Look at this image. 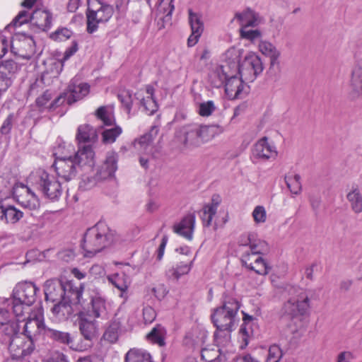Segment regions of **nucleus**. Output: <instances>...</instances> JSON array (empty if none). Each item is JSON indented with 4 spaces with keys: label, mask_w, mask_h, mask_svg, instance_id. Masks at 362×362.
Wrapping results in <instances>:
<instances>
[{
    "label": "nucleus",
    "mask_w": 362,
    "mask_h": 362,
    "mask_svg": "<svg viewBox=\"0 0 362 362\" xmlns=\"http://www.w3.org/2000/svg\"><path fill=\"white\" fill-rule=\"evenodd\" d=\"M240 308L238 300L232 297L225 296L221 306L214 309L211 315L212 322L216 327L219 336H222L226 343L230 344V333L235 329L239 319L238 311Z\"/></svg>",
    "instance_id": "obj_1"
},
{
    "label": "nucleus",
    "mask_w": 362,
    "mask_h": 362,
    "mask_svg": "<svg viewBox=\"0 0 362 362\" xmlns=\"http://www.w3.org/2000/svg\"><path fill=\"white\" fill-rule=\"evenodd\" d=\"M116 242V235L105 222L99 221L87 229L83 235L82 248L86 257H92Z\"/></svg>",
    "instance_id": "obj_2"
},
{
    "label": "nucleus",
    "mask_w": 362,
    "mask_h": 362,
    "mask_svg": "<svg viewBox=\"0 0 362 362\" xmlns=\"http://www.w3.org/2000/svg\"><path fill=\"white\" fill-rule=\"evenodd\" d=\"M223 132L218 125L191 124L180 127L176 132V139L185 148H195L208 142Z\"/></svg>",
    "instance_id": "obj_3"
},
{
    "label": "nucleus",
    "mask_w": 362,
    "mask_h": 362,
    "mask_svg": "<svg viewBox=\"0 0 362 362\" xmlns=\"http://www.w3.org/2000/svg\"><path fill=\"white\" fill-rule=\"evenodd\" d=\"M28 183L40 192L42 195L52 202L59 200L62 194L60 182L47 171L38 169L32 172L28 177Z\"/></svg>",
    "instance_id": "obj_4"
},
{
    "label": "nucleus",
    "mask_w": 362,
    "mask_h": 362,
    "mask_svg": "<svg viewBox=\"0 0 362 362\" xmlns=\"http://www.w3.org/2000/svg\"><path fill=\"white\" fill-rule=\"evenodd\" d=\"M38 288L32 282H23L16 285L11 301L15 316L22 317L25 312L31 311L30 307L36 300Z\"/></svg>",
    "instance_id": "obj_5"
},
{
    "label": "nucleus",
    "mask_w": 362,
    "mask_h": 362,
    "mask_svg": "<svg viewBox=\"0 0 362 362\" xmlns=\"http://www.w3.org/2000/svg\"><path fill=\"white\" fill-rule=\"evenodd\" d=\"M240 51L234 48L226 52V58L231 62L236 61L238 65L237 74L246 82H252L257 75L263 71V65L260 58L255 54H250L240 62Z\"/></svg>",
    "instance_id": "obj_6"
},
{
    "label": "nucleus",
    "mask_w": 362,
    "mask_h": 362,
    "mask_svg": "<svg viewBox=\"0 0 362 362\" xmlns=\"http://www.w3.org/2000/svg\"><path fill=\"white\" fill-rule=\"evenodd\" d=\"M114 13L113 7L99 0H90L86 11L87 28L88 33L97 31L99 24L107 23Z\"/></svg>",
    "instance_id": "obj_7"
},
{
    "label": "nucleus",
    "mask_w": 362,
    "mask_h": 362,
    "mask_svg": "<svg viewBox=\"0 0 362 362\" xmlns=\"http://www.w3.org/2000/svg\"><path fill=\"white\" fill-rule=\"evenodd\" d=\"M289 293L292 296L284 304L282 313L291 319L301 320L310 308V298L299 288L291 287Z\"/></svg>",
    "instance_id": "obj_8"
},
{
    "label": "nucleus",
    "mask_w": 362,
    "mask_h": 362,
    "mask_svg": "<svg viewBox=\"0 0 362 362\" xmlns=\"http://www.w3.org/2000/svg\"><path fill=\"white\" fill-rule=\"evenodd\" d=\"M25 313H27L28 316L21 317V322H24L23 332L21 334L34 341L35 337L42 332L45 334L47 329L44 324L43 309L39 306Z\"/></svg>",
    "instance_id": "obj_9"
},
{
    "label": "nucleus",
    "mask_w": 362,
    "mask_h": 362,
    "mask_svg": "<svg viewBox=\"0 0 362 362\" xmlns=\"http://www.w3.org/2000/svg\"><path fill=\"white\" fill-rule=\"evenodd\" d=\"M55 303L56 304L52 308L53 315L59 320L68 319L74 313L73 306L83 304L81 288L76 287V289L71 291V295H68L62 300Z\"/></svg>",
    "instance_id": "obj_10"
},
{
    "label": "nucleus",
    "mask_w": 362,
    "mask_h": 362,
    "mask_svg": "<svg viewBox=\"0 0 362 362\" xmlns=\"http://www.w3.org/2000/svg\"><path fill=\"white\" fill-rule=\"evenodd\" d=\"M159 132L158 126H152L149 132L139 139H135L133 143L134 149L139 153H145L148 156L152 151V143L157 136ZM140 165L145 169L148 168V156H141L139 158Z\"/></svg>",
    "instance_id": "obj_11"
},
{
    "label": "nucleus",
    "mask_w": 362,
    "mask_h": 362,
    "mask_svg": "<svg viewBox=\"0 0 362 362\" xmlns=\"http://www.w3.org/2000/svg\"><path fill=\"white\" fill-rule=\"evenodd\" d=\"M11 51L20 58L29 59L35 52V41L30 36L16 34L11 42Z\"/></svg>",
    "instance_id": "obj_12"
},
{
    "label": "nucleus",
    "mask_w": 362,
    "mask_h": 362,
    "mask_svg": "<svg viewBox=\"0 0 362 362\" xmlns=\"http://www.w3.org/2000/svg\"><path fill=\"white\" fill-rule=\"evenodd\" d=\"M76 289L70 283L63 284L58 279L47 280L44 285L45 300L52 303L58 302L71 295V291Z\"/></svg>",
    "instance_id": "obj_13"
},
{
    "label": "nucleus",
    "mask_w": 362,
    "mask_h": 362,
    "mask_svg": "<svg viewBox=\"0 0 362 362\" xmlns=\"http://www.w3.org/2000/svg\"><path fill=\"white\" fill-rule=\"evenodd\" d=\"M13 199L21 206L30 211L36 210L40 206L38 196L30 186L22 182L16 189Z\"/></svg>",
    "instance_id": "obj_14"
},
{
    "label": "nucleus",
    "mask_w": 362,
    "mask_h": 362,
    "mask_svg": "<svg viewBox=\"0 0 362 362\" xmlns=\"http://www.w3.org/2000/svg\"><path fill=\"white\" fill-rule=\"evenodd\" d=\"M33 340H29L23 335H16L9 342L8 349L13 358H23L30 355L35 350Z\"/></svg>",
    "instance_id": "obj_15"
},
{
    "label": "nucleus",
    "mask_w": 362,
    "mask_h": 362,
    "mask_svg": "<svg viewBox=\"0 0 362 362\" xmlns=\"http://www.w3.org/2000/svg\"><path fill=\"white\" fill-rule=\"evenodd\" d=\"M57 175L66 182L74 179L79 170L72 156L57 157L53 164Z\"/></svg>",
    "instance_id": "obj_16"
},
{
    "label": "nucleus",
    "mask_w": 362,
    "mask_h": 362,
    "mask_svg": "<svg viewBox=\"0 0 362 362\" xmlns=\"http://www.w3.org/2000/svg\"><path fill=\"white\" fill-rule=\"evenodd\" d=\"M216 347L211 349H202L201 352L202 358L206 362H223L226 361L228 351L223 350V347L228 346L230 344L226 343L222 336L218 333H214Z\"/></svg>",
    "instance_id": "obj_17"
},
{
    "label": "nucleus",
    "mask_w": 362,
    "mask_h": 362,
    "mask_svg": "<svg viewBox=\"0 0 362 362\" xmlns=\"http://www.w3.org/2000/svg\"><path fill=\"white\" fill-rule=\"evenodd\" d=\"M224 64L216 66L209 75L211 83L215 88H220L225 84L230 71L237 72V62H231L230 59L226 58V54Z\"/></svg>",
    "instance_id": "obj_18"
},
{
    "label": "nucleus",
    "mask_w": 362,
    "mask_h": 362,
    "mask_svg": "<svg viewBox=\"0 0 362 362\" xmlns=\"http://www.w3.org/2000/svg\"><path fill=\"white\" fill-rule=\"evenodd\" d=\"M72 157L78 168L81 170H90L95 165V152L90 145L79 146Z\"/></svg>",
    "instance_id": "obj_19"
},
{
    "label": "nucleus",
    "mask_w": 362,
    "mask_h": 362,
    "mask_svg": "<svg viewBox=\"0 0 362 362\" xmlns=\"http://www.w3.org/2000/svg\"><path fill=\"white\" fill-rule=\"evenodd\" d=\"M94 317L88 312H80L78 316V328L81 335L86 340H92L96 337L98 327Z\"/></svg>",
    "instance_id": "obj_20"
},
{
    "label": "nucleus",
    "mask_w": 362,
    "mask_h": 362,
    "mask_svg": "<svg viewBox=\"0 0 362 362\" xmlns=\"http://www.w3.org/2000/svg\"><path fill=\"white\" fill-rule=\"evenodd\" d=\"M236 73L230 71L224 87L226 95L230 100L241 98L243 94L245 87V80Z\"/></svg>",
    "instance_id": "obj_21"
},
{
    "label": "nucleus",
    "mask_w": 362,
    "mask_h": 362,
    "mask_svg": "<svg viewBox=\"0 0 362 362\" xmlns=\"http://www.w3.org/2000/svg\"><path fill=\"white\" fill-rule=\"evenodd\" d=\"M349 97L351 100L362 98V58L354 66L350 80Z\"/></svg>",
    "instance_id": "obj_22"
},
{
    "label": "nucleus",
    "mask_w": 362,
    "mask_h": 362,
    "mask_svg": "<svg viewBox=\"0 0 362 362\" xmlns=\"http://www.w3.org/2000/svg\"><path fill=\"white\" fill-rule=\"evenodd\" d=\"M196 216L193 213L185 216L182 219L174 225L173 231L188 240L193 239L195 228Z\"/></svg>",
    "instance_id": "obj_23"
},
{
    "label": "nucleus",
    "mask_w": 362,
    "mask_h": 362,
    "mask_svg": "<svg viewBox=\"0 0 362 362\" xmlns=\"http://www.w3.org/2000/svg\"><path fill=\"white\" fill-rule=\"evenodd\" d=\"M18 66L13 60H6L0 64V92L6 91L12 84Z\"/></svg>",
    "instance_id": "obj_24"
},
{
    "label": "nucleus",
    "mask_w": 362,
    "mask_h": 362,
    "mask_svg": "<svg viewBox=\"0 0 362 362\" xmlns=\"http://www.w3.org/2000/svg\"><path fill=\"white\" fill-rule=\"evenodd\" d=\"M237 21L240 28L257 27L261 23V17L259 13L250 8H246L241 11L235 12L231 22Z\"/></svg>",
    "instance_id": "obj_25"
},
{
    "label": "nucleus",
    "mask_w": 362,
    "mask_h": 362,
    "mask_svg": "<svg viewBox=\"0 0 362 362\" xmlns=\"http://www.w3.org/2000/svg\"><path fill=\"white\" fill-rule=\"evenodd\" d=\"M118 156L117 153L110 151L107 153L106 158L98 172V177L106 180L114 177L117 170Z\"/></svg>",
    "instance_id": "obj_26"
},
{
    "label": "nucleus",
    "mask_w": 362,
    "mask_h": 362,
    "mask_svg": "<svg viewBox=\"0 0 362 362\" xmlns=\"http://www.w3.org/2000/svg\"><path fill=\"white\" fill-rule=\"evenodd\" d=\"M153 93L154 88L148 85L146 87V96L143 95L141 90L136 94V98L140 100L142 110L148 115H153L158 110V105L153 98Z\"/></svg>",
    "instance_id": "obj_27"
},
{
    "label": "nucleus",
    "mask_w": 362,
    "mask_h": 362,
    "mask_svg": "<svg viewBox=\"0 0 362 362\" xmlns=\"http://www.w3.org/2000/svg\"><path fill=\"white\" fill-rule=\"evenodd\" d=\"M252 154L256 158L267 160L275 158L277 156V151L274 146L268 143L267 138L263 137L255 144Z\"/></svg>",
    "instance_id": "obj_28"
},
{
    "label": "nucleus",
    "mask_w": 362,
    "mask_h": 362,
    "mask_svg": "<svg viewBox=\"0 0 362 362\" xmlns=\"http://www.w3.org/2000/svg\"><path fill=\"white\" fill-rule=\"evenodd\" d=\"M189 22L191 26L192 34L187 40L189 47L195 45L204 30V25L201 21L200 16L194 13L191 9L189 10Z\"/></svg>",
    "instance_id": "obj_29"
},
{
    "label": "nucleus",
    "mask_w": 362,
    "mask_h": 362,
    "mask_svg": "<svg viewBox=\"0 0 362 362\" xmlns=\"http://www.w3.org/2000/svg\"><path fill=\"white\" fill-rule=\"evenodd\" d=\"M68 89L69 95L67 97V103L72 104L86 96L89 93L90 86L86 83L77 84L74 81H71Z\"/></svg>",
    "instance_id": "obj_30"
},
{
    "label": "nucleus",
    "mask_w": 362,
    "mask_h": 362,
    "mask_svg": "<svg viewBox=\"0 0 362 362\" xmlns=\"http://www.w3.org/2000/svg\"><path fill=\"white\" fill-rule=\"evenodd\" d=\"M173 0L170 1H165V0H159V5L158 12L159 14L163 16L160 17L158 21V29H163L165 27L166 24L171 23L172 13L174 10V5L173 4Z\"/></svg>",
    "instance_id": "obj_31"
},
{
    "label": "nucleus",
    "mask_w": 362,
    "mask_h": 362,
    "mask_svg": "<svg viewBox=\"0 0 362 362\" xmlns=\"http://www.w3.org/2000/svg\"><path fill=\"white\" fill-rule=\"evenodd\" d=\"M195 258L189 262H180L166 271V276L177 281L182 276L187 274L192 269Z\"/></svg>",
    "instance_id": "obj_32"
},
{
    "label": "nucleus",
    "mask_w": 362,
    "mask_h": 362,
    "mask_svg": "<svg viewBox=\"0 0 362 362\" xmlns=\"http://www.w3.org/2000/svg\"><path fill=\"white\" fill-rule=\"evenodd\" d=\"M107 280L120 291L119 297L127 300L128 298L127 290L130 284L128 276L124 274H115L108 276Z\"/></svg>",
    "instance_id": "obj_33"
},
{
    "label": "nucleus",
    "mask_w": 362,
    "mask_h": 362,
    "mask_svg": "<svg viewBox=\"0 0 362 362\" xmlns=\"http://www.w3.org/2000/svg\"><path fill=\"white\" fill-rule=\"evenodd\" d=\"M52 21V15L49 11L37 9L33 12L32 23L35 24L42 30L49 29Z\"/></svg>",
    "instance_id": "obj_34"
},
{
    "label": "nucleus",
    "mask_w": 362,
    "mask_h": 362,
    "mask_svg": "<svg viewBox=\"0 0 362 362\" xmlns=\"http://www.w3.org/2000/svg\"><path fill=\"white\" fill-rule=\"evenodd\" d=\"M78 144L93 143L98 139L96 130L89 124H82L78 127L76 136Z\"/></svg>",
    "instance_id": "obj_35"
},
{
    "label": "nucleus",
    "mask_w": 362,
    "mask_h": 362,
    "mask_svg": "<svg viewBox=\"0 0 362 362\" xmlns=\"http://www.w3.org/2000/svg\"><path fill=\"white\" fill-rule=\"evenodd\" d=\"M93 317L95 318L107 316L105 299L100 293L96 292L90 296Z\"/></svg>",
    "instance_id": "obj_36"
},
{
    "label": "nucleus",
    "mask_w": 362,
    "mask_h": 362,
    "mask_svg": "<svg viewBox=\"0 0 362 362\" xmlns=\"http://www.w3.org/2000/svg\"><path fill=\"white\" fill-rule=\"evenodd\" d=\"M20 183L15 177H4L0 185V199L3 200L9 197L13 198Z\"/></svg>",
    "instance_id": "obj_37"
},
{
    "label": "nucleus",
    "mask_w": 362,
    "mask_h": 362,
    "mask_svg": "<svg viewBox=\"0 0 362 362\" xmlns=\"http://www.w3.org/2000/svg\"><path fill=\"white\" fill-rule=\"evenodd\" d=\"M218 205V197H213L211 199V202L210 204H206L203 207L202 210V214L201 216V218L202 220L204 226L209 227L211 226L212 219L217 212Z\"/></svg>",
    "instance_id": "obj_38"
},
{
    "label": "nucleus",
    "mask_w": 362,
    "mask_h": 362,
    "mask_svg": "<svg viewBox=\"0 0 362 362\" xmlns=\"http://www.w3.org/2000/svg\"><path fill=\"white\" fill-rule=\"evenodd\" d=\"M1 221L6 223H16L23 216V212L13 205H4Z\"/></svg>",
    "instance_id": "obj_39"
},
{
    "label": "nucleus",
    "mask_w": 362,
    "mask_h": 362,
    "mask_svg": "<svg viewBox=\"0 0 362 362\" xmlns=\"http://www.w3.org/2000/svg\"><path fill=\"white\" fill-rule=\"evenodd\" d=\"M259 50L266 56L270 58L271 66H274L278 64V59L280 56V52L276 49L271 42L267 41H261L259 44Z\"/></svg>",
    "instance_id": "obj_40"
},
{
    "label": "nucleus",
    "mask_w": 362,
    "mask_h": 362,
    "mask_svg": "<svg viewBox=\"0 0 362 362\" xmlns=\"http://www.w3.org/2000/svg\"><path fill=\"white\" fill-rule=\"evenodd\" d=\"M352 211L356 214L362 212V193L358 187L353 188L346 195Z\"/></svg>",
    "instance_id": "obj_41"
},
{
    "label": "nucleus",
    "mask_w": 362,
    "mask_h": 362,
    "mask_svg": "<svg viewBox=\"0 0 362 362\" xmlns=\"http://www.w3.org/2000/svg\"><path fill=\"white\" fill-rule=\"evenodd\" d=\"M16 319H13L10 317L8 319V322H6L2 327L0 329L1 331L6 336L11 338L16 335H21L18 334L20 330V323L21 322L22 317L16 316Z\"/></svg>",
    "instance_id": "obj_42"
},
{
    "label": "nucleus",
    "mask_w": 362,
    "mask_h": 362,
    "mask_svg": "<svg viewBox=\"0 0 362 362\" xmlns=\"http://www.w3.org/2000/svg\"><path fill=\"white\" fill-rule=\"evenodd\" d=\"M48 338L60 344L69 345L72 338L69 333L47 327L45 334Z\"/></svg>",
    "instance_id": "obj_43"
},
{
    "label": "nucleus",
    "mask_w": 362,
    "mask_h": 362,
    "mask_svg": "<svg viewBox=\"0 0 362 362\" xmlns=\"http://www.w3.org/2000/svg\"><path fill=\"white\" fill-rule=\"evenodd\" d=\"M95 116L101 120L105 126L110 127L115 124V119L112 107L110 106H101L95 112Z\"/></svg>",
    "instance_id": "obj_44"
},
{
    "label": "nucleus",
    "mask_w": 362,
    "mask_h": 362,
    "mask_svg": "<svg viewBox=\"0 0 362 362\" xmlns=\"http://www.w3.org/2000/svg\"><path fill=\"white\" fill-rule=\"evenodd\" d=\"M243 245H249L250 251L257 255L267 253L269 251V245L267 243L262 240H253L251 235H248L247 240L245 243H242Z\"/></svg>",
    "instance_id": "obj_45"
},
{
    "label": "nucleus",
    "mask_w": 362,
    "mask_h": 362,
    "mask_svg": "<svg viewBox=\"0 0 362 362\" xmlns=\"http://www.w3.org/2000/svg\"><path fill=\"white\" fill-rule=\"evenodd\" d=\"M125 362H152L151 357L144 350L132 349L125 356Z\"/></svg>",
    "instance_id": "obj_46"
},
{
    "label": "nucleus",
    "mask_w": 362,
    "mask_h": 362,
    "mask_svg": "<svg viewBox=\"0 0 362 362\" xmlns=\"http://www.w3.org/2000/svg\"><path fill=\"white\" fill-rule=\"evenodd\" d=\"M166 335L165 329L160 325H157L151 331L147 334L148 340L153 343L158 344L160 346H163L165 343V337Z\"/></svg>",
    "instance_id": "obj_47"
},
{
    "label": "nucleus",
    "mask_w": 362,
    "mask_h": 362,
    "mask_svg": "<svg viewBox=\"0 0 362 362\" xmlns=\"http://www.w3.org/2000/svg\"><path fill=\"white\" fill-rule=\"evenodd\" d=\"M122 133V129L118 125L105 128L102 132V141L105 144H112Z\"/></svg>",
    "instance_id": "obj_48"
},
{
    "label": "nucleus",
    "mask_w": 362,
    "mask_h": 362,
    "mask_svg": "<svg viewBox=\"0 0 362 362\" xmlns=\"http://www.w3.org/2000/svg\"><path fill=\"white\" fill-rule=\"evenodd\" d=\"M285 182L290 192L295 195L299 194L301 192L300 176L298 174L285 177Z\"/></svg>",
    "instance_id": "obj_49"
},
{
    "label": "nucleus",
    "mask_w": 362,
    "mask_h": 362,
    "mask_svg": "<svg viewBox=\"0 0 362 362\" xmlns=\"http://www.w3.org/2000/svg\"><path fill=\"white\" fill-rule=\"evenodd\" d=\"M32 21L33 13H30L28 11L23 10L18 13L10 25L17 28L28 22L32 23Z\"/></svg>",
    "instance_id": "obj_50"
},
{
    "label": "nucleus",
    "mask_w": 362,
    "mask_h": 362,
    "mask_svg": "<svg viewBox=\"0 0 362 362\" xmlns=\"http://www.w3.org/2000/svg\"><path fill=\"white\" fill-rule=\"evenodd\" d=\"M248 269L254 271L259 275L267 274L270 269L264 259L261 256L256 259L255 262H254V264Z\"/></svg>",
    "instance_id": "obj_51"
},
{
    "label": "nucleus",
    "mask_w": 362,
    "mask_h": 362,
    "mask_svg": "<svg viewBox=\"0 0 362 362\" xmlns=\"http://www.w3.org/2000/svg\"><path fill=\"white\" fill-rule=\"evenodd\" d=\"M282 356L283 353L279 346L273 344L269 348L265 362H279Z\"/></svg>",
    "instance_id": "obj_52"
},
{
    "label": "nucleus",
    "mask_w": 362,
    "mask_h": 362,
    "mask_svg": "<svg viewBox=\"0 0 362 362\" xmlns=\"http://www.w3.org/2000/svg\"><path fill=\"white\" fill-rule=\"evenodd\" d=\"M52 98V93L49 90L45 91L42 95L37 98L35 103L36 105L38 107L40 111L42 112L45 110H48V105L49 100Z\"/></svg>",
    "instance_id": "obj_53"
},
{
    "label": "nucleus",
    "mask_w": 362,
    "mask_h": 362,
    "mask_svg": "<svg viewBox=\"0 0 362 362\" xmlns=\"http://www.w3.org/2000/svg\"><path fill=\"white\" fill-rule=\"evenodd\" d=\"M73 35V32L66 28H58L54 33H52L50 37L54 41H66L69 40Z\"/></svg>",
    "instance_id": "obj_54"
},
{
    "label": "nucleus",
    "mask_w": 362,
    "mask_h": 362,
    "mask_svg": "<svg viewBox=\"0 0 362 362\" xmlns=\"http://www.w3.org/2000/svg\"><path fill=\"white\" fill-rule=\"evenodd\" d=\"M250 28V27H245L240 28V35L242 38L253 41L261 37V33L259 30H252Z\"/></svg>",
    "instance_id": "obj_55"
},
{
    "label": "nucleus",
    "mask_w": 362,
    "mask_h": 362,
    "mask_svg": "<svg viewBox=\"0 0 362 362\" xmlns=\"http://www.w3.org/2000/svg\"><path fill=\"white\" fill-rule=\"evenodd\" d=\"M252 216L256 224L264 223L267 221V211L263 206H257L255 207Z\"/></svg>",
    "instance_id": "obj_56"
},
{
    "label": "nucleus",
    "mask_w": 362,
    "mask_h": 362,
    "mask_svg": "<svg viewBox=\"0 0 362 362\" xmlns=\"http://www.w3.org/2000/svg\"><path fill=\"white\" fill-rule=\"evenodd\" d=\"M216 110V106L212 100L203 102L199 105L198 112L202 117L211 115Z\"/></svg>",
    "instance_id": "obj_57"
},
{
    "label": "nucleus",
    "mask_w": 362,
    "mask_h": 362,
    "mask_svg": "<svg viewBox=\"0 0 362 362\" xmlns=\"http://www.w3.org/2000/svg\"><path fill=\"white\" fill-rule=\"evenodd\" d=\"M118 325L117 324H112L106 329L103 334V337L105 340L114 343L118 339Z\"/></svg>",
    "instance_id": "obj_58"
},
{
    "label": "nucleus",
    "mask_w": 362,
    "mask_h": 362,
    "mask_svg": "<svg viewBox=\"0 0 362 362\" xmlns=\"http://www.w3.org/2000/svg\"><path fill=\"white\" fill-rule=\"evenodd\" d=\"M15 122V116L13 113L9 114L8 117L4 119L1 128L0 132L2 134H8L13 127V124Z\"/></svg>",
    "instance_id": "obj_59"
},
{
    "label": "nucleus",
    "mask_w": 362,
    "mask_h": 362,
    "mask_svg": "<svg viewBox=\"0 0 362 362\" xmlns=\"http://www.w3.org/2000/svg\"><path fill=\"white\" fill-rule=\"evenodd\" d=\"M259 257V255L252 252L251 251H247L243 255L241 262L248 269L254 264V262H255V259Z\"/></svg>",
    "instance_id": "obj_60"
},
{
    "label": "nucleus",
    "mask_w": 362,
    "mask_h": 362,
    "mask_svg": "<svg viewBox=\"0 0 362 362\" xmlns=\"http://www.w3.org/2000/svg\"><path fill=\"white\" fill-rule=\"evenodd\" d=\"M252 334V329L250 325L247 322H243L240 329V334L243 341L245 342V345L247 346L248 344V338Z\"/></svg>",
    "instance_id": "obj_61"
},
{
    "label": "nucleus",
    "mask_w": 362,
    "mask_h": 362,
    "mask_svg": "<svg viewBox=\"0 0 362 362\" xmlns=\"http://www.w3.org/2000/svg\"><path fill=\"white\" fill-rule=\"evenodd\" d=\"M143 316L146 324L151 323L156 318V312L151 307H146L143 309Z\"/></svg>",
    "instance_id": "obj_62"
},
{
    "label": "nucleus",
    "mask_w": 362,
    "mask_h": 362,
    "mask_svg": "<svg viewBox=\"0 0 362 362\" xmlns=\"http://www.w3.org/2000/svg\"><path fill=\"white\" fill-rule=\"evenodd\" d=\"M66 100V94L63 93L56 98L53 101L50 102L48 105V110H54L57 107L64 104Z\"/></svg>",
    "instance_id": "obj_63"
},
{
    "label": "nucleus",
    "mask_w": 362,
    "mask_h": 362,
    "mask_svg": "<svg viewBox=\"0 0 362 362\" xmlns=\"http://www.w3.org/2000/svg\"><path fill=\"white\" fill-rule=\"evenodd\" d=\"M354 359V354L349 351L340 352L337 356L336 362H351Z\"/></svg>",
    "instance_id": "obj_64"
}]
</instances>
